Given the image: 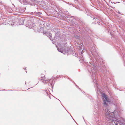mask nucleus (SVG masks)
Segmentation results:
<instances>
[{
    "label": "nucleus",
    "instance_id": "2",
    "mask_svg": "<svg viewBox=\"0 0 125 125\" xmlns=\"http://www.w3.org/2000/svg\"><path fill=\"white\" fill-rule=\"evenodd\" d=\"M44 80L45 81L46 83H48V82H49L50 80L48 79L47 80V79L44 78Z\"/></svg>",
    "mask_w": 125,
    "mask_h": 125
},
{
    "label": "nucleus",
    "instance_id": "3",
    "mask_svg": "<svg viewBox=\"0 0 125 125\" xmlns=\"http://www.w3.org/2000/svg\"><path fill=\"white\" fill-rule=\"evenodd\" d=\"M115 125H117V123L116 122V123H115Z\"/></svg>",
    "mask_w": 125,
    "mask_h": 125
},
{
    "label": "nucleus",
    "instance_id": "1",
    "mask_svg": "<svg viewBox=\"0 0 125 125\" xmlns=\"http://www.w3.org/2000/svg\"><path fill=\"white\" fill-rule=\"evenodd\" d=\"M102 96L103 98L102 100L104 102V106L105 108H106V109H105V114L106 117L109 119H110V118L111 117V113L107 108H106L107 107V104L106 102H110V100L107 95L104 93H102Z\"/></svg>",
    "mask_w": 125,
    "mask_h": 125
},
{
    "label": "nucleus",
    "instance_id": "4",
    "mask_svg": "<svg viewBox=\"0 0 125 125\" xmlns=\"http://www.w3.org/2000/svg\"><path fill=\"white\" fill-rule=\"evenodd\" d=\"M103 109H104V107H103Z\"/></svg>",
    "mask_w": 125,
    "mask_h": 125
}]
</instances>
